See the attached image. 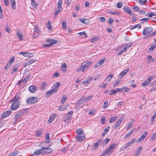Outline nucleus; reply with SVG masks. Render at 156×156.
Returning <instances> with one entry per match:
<instances>
[{
    "label": "nucleus",
    "instance_id": "1",
    "mask_svg": "<svg viewBox=\"0 0 156 156\" xmlns=\"http://www.w3.org/2000/svg\"><path fill=\"white\" fill-rule=\"evenodd\" d=\"M20 99V96L18 94H16L15 98L12 100L11 102L12 103L10 106V108L12 110H15L19 107Z\"/></svg>",
    "mask_w": 156,
    "mask_h": 156
},
{
    "label": "nucleus",
    "instance_id": "2",
    "mask_svg": "<svg viewBox=\"0 0 156 156\" xmlns=\"http://www.w3.org/2000/svg\"><path fill=\"white\" fill-rule=\"evenodd\" d=\"M91 62L89 60H87L82 62L81 66L78 68L76 70L77 72L82 71L84 72L86 69H87L91 67Z\"/></svg>",
    "mask_w": 156,
    "mask_h": 156
},
{
    "label": "nucleus",
    "instance_id": "3",
    "mask_svg": "<svg viewBox=\"0 0 156 156\" xmlns=\"http://www.w3.org/2000/svg\"><path fill=\"white\" fill-rule=\"evenodd\" d=\"M25 113V112L24 111L22 110L20 112L16 114L14 118V119L13 121V123H16L18 122V120Z\"/></svg>",
    "mask_w": 156,
    "mask_h": 156
},
{
    "label": "nucleus",
    "instance_id": "4",
    "mask_svg": "<svg viewBox=\"0 0 156 156\" xmlns=\"http://www.w3.org/2000/svg\"><path fill=\"white\" fill-rule=\"evenodd\" d=\"M117 144L115 143L112 144L109 147L106 149L104 152V154H111L113 152L115 148H116Z\"/></svg>",
    "mask_w": 156,
    "mask_h": 156
},
{
    "label": "nucleus",
    "instance_id": "5",
    "mask_svg": "<svg viewBox=\"0 0 156 156\" xmlns=\"http://www.w3.org/2000/svg\"><path fill=\"white\" fill-rule=\"evenodd\" d=\"M38 100L37 97H31L27 98L26 100V102L28 104H31L36 102Z\"/></svg>",
    "mask_w": 156,
    "mask_h": 156
},
{
    "label": "nucleus",
    "instance_id": "6",
    "mask_svg": "<svg viewBox=\"0 0 156 156\" xmlns=\"http://www.w3.org/2000/svg\"><path fill=\"white\" fill-rule=\"evenodd\" d=\"M155 77V76H149L147 80H145L142 83V85L144 86H145L147 85L151 82L153 78H154Z\"/></svg>",
    "mask_w": 156,
    "mask_h": 156
},
{
    "label": "nucleus",
    "instance_id": "7",
    "mask_svg": "<svg viewBox=\"0 0 156 156\" xmlns=\"http://www.w3.org/2000/svg\"><path fill=\"white\" fill-rule=\"evenodd\" d=\"M153 30L151 27H146L144 29L143 32V34L145 35L148 33L151 32Z\"/></svg>",
    "mask_w": 156,
    "mask_h": 156
},
{
    "label": "nucleus",
    "instance_id": "8",
    "mask_svg": "<svg viewBox=\"0 0 156 156\" xmlns=\"http://www.w3.org/2000/svg\"><path fill=\"white\" fill-rule=\"evenodd\" d=\"M47 41L49 44H45L44 45V46L48 47L56 43V40L51 39H49L47 40Z\"/></svg>",
    "mask_w": 156,
    "mask_h": 156
},
{
    "label": "nucleus",
    "instance_id": "9",
    "mask_svg": "<svg viewBox=\"0 0 156 156\" xmlns=\"http://www.w3.org/2000/svg\"><path fill=\"white\" fill-rule=\"evenodd\" d=\"M42 149L43 154L50 153L51 152L53 151L52 149L48 147H42Z\"/></svg>",
    "mask_w": 156,
    "mask_h": 156
},
{
    "label": "nucleus",
    "instance_id": "10",
    "mask_svg": "<svg viewBox=\"0 0 156 156\" xmlns=\"http://www.w3.org/2000/svg\"><path fill=\"white\" fill-rule=\"evenodd\" d=\"M19 54L23 55L25 57H31L32 56V53L27 52H21Z\"/></svg>",
    "mask_w": 156,
    "mask_h": 156
},
{
    "label": "nucleus",
    "instance_id": "11",
    "mask_svg": "<svg viewBox=\"0 0 156 156\" xmlns=\"http://www.w3.org/2000/svg\"><path fill=\"white\" fill-rule=\"evenodd\" d=\"M106 60V58H104L100 60L98 62L95 66L94 67L95 68H97L100 66H101V65H102L105 61Z\"/></svg>",
    "mask_w": 156,
    "mask_h": 156
},
{
    "label": "nucleus",
    "instance_id": "12",
    "mask_svg": "<svg viewBox=\"0 0 156 156\" xmlns=\"http://www.w3.org/2000/svg\"><path fill=\"white\" fill-rule=\"evenodd\" d=\"M122 120L123 119L122 118H120L117 121L114 126V128H117L120 126Z\"/></svg>",
    "mask_w": 156,
    "mask_h": 156
},
{
    "label": "nucleus",
    "instance_id": "13",
    "mask_svg": "<svg viewBox=\"0 0 156 156\" xmlns=\"http://www.w3.org/2000/svg\"><path fill=\"white\" fill-rule=\"evenodd\" d=\"M88 101L87 100V98H81L78 101H77V103L79 104H85L88 102Z\"/></svg>",
    "mask_w": 156,
    "mask_h": 156
},
{
    "label": "nucleus",
    "instance_id": "14",
    "mask_svg": "<svg viewBox=\"0 0 156 156\" xmlns=\"http://www.w3.org/2000/svg\"><path fill=\"white\" fill-rule=\"evenodd\" d=\"M148 135L147 133V132H145L143 135L138 139L137 141L138 142H139L142 141Z\"/></svg>",
    "mask_w": 156,
    "mask_h": 156
},
{
    "label": "nucleus",
    "instance_id": "15",
    "mask_svg": "<svg viewBox=\"0 0 156 156\" xmlns=\"http://www.w3.org/2000/svg\"><path fill=\"white\" fill-rule=\"evenodd\" d=\"M35 62V60L34 59H30L27 60L26 63H24L23 64L24 67H26L27 66H29L30 65L34 63Z\"/></svg>",
    "mask_w": 156,
    "mask_h": 156
},
{
    "label": "nucleus",
    "instance_id": "16",
    "mask_svg": "<svg viewBox=\"0 0 156 156\" xmlns=\"http://www.w3.org/2000/svg\"><path fill=\"white\" fill-rule=\"evenodd\" d=\"M143 149V147L141 146L139 147L137 149H136L135 152L134 154L136 156H138L141 154V151Z\"/></svg>",
    "mask_w": 156,
    "mask_h": 156
},
{
    "label": "nucleus",
    "instance_id": "17",
    "mask_svg": "<svg viewBox=\"0 0 156 156\" xmlns=\"http://www.w3.org/2000/svg\"><path fill=\"white\" fill-rule=\"evenodd\" d=\"M76 140L79 141H81L85 139V137L83 135H77L76 137Z\"/></svg>",
    "mask_w": 156,
    "mask_h": 156
},
{
    "label": "nucleus",
    "instance_id": "18",
    "mask_svg": "<svg viewBox=\"0 0 156 156\" xmlns=\"http://www.w3.org/2000/svg\"><path fill=\"white\" fill-rule=\"evenodd\" d=\"M12 111L10 110L6 111L4 112L2 115V118H4L7 117L8 116L10 115Z\"/></svg>",
    "mask_w": 156,
    "mask_h": 156
},
{
    "label": "nucleus",
    "instance_id": "19",
    "mask_svg": "<svg viewBox=\"0 0 156 156\" xmlns=\"http://www.w3.org/2000/svg\"><path fill=\"white\" fill-rule=\"evenodd\" d=\"M40 32V30L38 28H36L34 30L33 37L34 38H36Z\"/></svg>",
    "mask_w": 156,
    "mask_h": 156
},
{
    "label": "nucleus",
    "instance_id": "20",
    "mask_svg": "<svg viewBox=\"0 0 156 156\" xmlns=\"http://www.w3.org/2000/svg\"><path fill=\"white\" fill-rule=\"evenodd\" d=\"M59 82H57L55 83L53 86V90L55 92L57 91L60 85Z\"/></svg>",
    "mask_w": 156,
    "mask_h": 156
},
{
    "label": "nucleus",
    "instance_id": "21",
    "mask_svg": "<svg viewBox=\"0 0 156 156\" xmlns=\"http://www.w3.org/2000/svg\"><path fill=\"white\" fill-rule=\"evenodd\" d=\"M42 147L40 149L35 150L34 152V154L35 155H37L41 154H43Z\"/></svg>",
    "mask_w": 156,
    "mask_h": 156
},
{
    "label": "nucleus",
    "instance_id": "22",
    "mask_svg": "<svg viewBox=\"0 0 156 156\" xmlns=\"http://www.w3.org/2000/svg\"><path fill=\"white\" fill-rule=\"evenodd\" d=\"M129 69H127L126 70H124L121 72L119 75V76L121 78L122 77L126 74L129 71Z\"/></svg>",
    "mask_w": 156,
    "mask_h": 156
},
{
    "label": "nucleus",
    "instance_id": "23",
    "mask_svg": "<svg viewBox=\"0 0 156 156\" xmlns=\"http://www.w3.org/2000/svg\"><path fill=\"white\" fill-rule=\"evenodd\" d=\"M36 87L34 86H31L29 87V90L32 93H34L36 90Z\"/></svg>",
    "mask_w": 156,
    "mask_h": 156
},
{
    "label": "nucleus",
    "instance_id": "24",
    "mask_svg": "<svg viewBox=\"0 0 156 156\" xmlns=\"http://www.w3.org/2000/svg\"><path fill=\"white\" fill-rule=\"evenodd\" d=\"M79 21L83 23L87 24L89 22V20L87 19L80 18L79 19Z\"/></svg>",
    "mask_w": 156,
    "mask_h": 156
},
{
    "label": "nucleus",
    "instance_id": "25",
    "mask_svg": "<svg viewBox=\"0 0 156 156\" xmlns=\"http://www.w3.org/2000/svg\"><path fill=\"white\" fill-rule=\"evenodd\" d=\"M109 128L110 127L108 126L105 129L104 131L102 134V136H104L108 132Z\"/></svg>",
    "mask_w": 156,
    "mask_h": 156
},
{
    "label": "nucleus",
    "instance_id": "26",
    "mask_svg": "<svg viewBox=\"0 0 156 156\" xmlns=\"http://www.w3.org/2000/svg\"><path fill=\"white\" fill-rule=\"evenodd\" d=\"M137 27H138V29H140L141 27V25L139 24H138L135 25H134L131 27L130 28V30H132Z\"/></svg>",
    "mask_w": 156,
    "mask_h": 156
},
{
    "label": "nucleus",
    "instance_id": "27",
    "mask_svg": "<svg viewBox=\"0 0 156 156\" xmlns=\"http://www.w3.org/2000/svg\"><path fill=\"white\" fill-rule=\"evenodd\" d=\"M123 9L125 12L128 14H130L131 13V10L128 7H125L123 8Z\"/></svg>",
    "mask_w": 156,
    "mask_h": 156
},
{
    "label": "nucleus",
    "instance_id": "28",
    "mask_svg": "<svg viewBox=\"0 0 156 156\" xmlns=\"http://www.w3.org/2000/svg\"><path fill=\"white\" fill-rule=\"evenodd\" d=\"M17 35L20 41H22L23 40V36L22 35V33H21L20 32H18L17 33Z\"/></svg>",
    "mask_w": 156,
    "mask_h": 156
},
{
    "label": "nucleus",
    "instance_id": "29",
    "mask_svg": "<svg viewBox=\"0 0 156 156\" xmlns=\"http://www.w3.org/2000/svg\"><path fill=\"white\" fill-rule=\"evenodd\" d=\"M67 108V106L66 105H62L59 107L58 110L59 111H63L66 109Z\"/></svg>",
    "mask_w": 156,
    "mask_h": 156
},
{
    "label": "nucleus",
    "instance_id": "30",
    "mask_svg": "<svg viewBox=\"0 0 156 156\" xmlns=\"http://www.w3.org/2000/svg\"><path fill=\"white\" fill-rule=\"evenodd\" d=\"M47 27L48 29L49 30H52V27L51 25V23L49 21H48L47 23Z\"/></svg>",
    "mask_w": 156,
    "mask_h": 156
},
{
    "label": "nucleus",
    "instance_id": "31",
    "mask_svg": "<svg viewBox=\"0 0 156 156\" xmlns=\"http://www.w3.org/2000/svg\"><path fill=\"white\" fill-rule=\"evenodd\" d=\"M42 130L41 129H39L37 131L36 133V135L37 136H39L42 135Z\"/></svg>",
    "mask_w": 156,
    "mask_h": 156
},
{
    "label": "nucleus",
    "instance_id": "32",
    "mask_svg": "<svg viewBox=\"0 0 156 156\" xmlns=\"http://www.w3.org/2000/svg\"><path fill=\"white\" fill-rule=\"evenodd\" d=\"M55 114H54L53 115H51L50 117L49 118V119L48 120V122L49 123H51L54 119L55 117Z\"/></svg>",
    "mask_w": 156,
    "mask_h": 156
},
{
    "label": "nucleus",
    "instance_id": "33",
    "mask_svg": "<svg viewBox=\"0 0 156 156\" xmlns=\"http://www.w3.org/2000/svg\"><path fill=\"white\" fill-rule=\"evenodd\" d=\"M129 90L130 89L126 87H124L121 88V91H122L123 92H129Z\"/></svg>",
    "mask_w": 156,
    "mask_h": 156
},
{
    "label": "nucleus",
    "instance_id": "34",
    "mask_svg": "<svg viewBox=\"0 0 156 156\" xmlns=\"http://www.w3.org/2000/svg\"><path fill=\"white\" fill-rule=\"evenodd\" d=\"M19 152L17 151H15L9 154L8 156H16L18 154Z\"/></svg>",
    "mask_w": 156,
    "mask_h": 156
},
{
    "label": "nucleus",
    "instance_id": "35",
    "mask_svg": "<svg viewBox=\"0 0 156 156\" xmlns=\"http://www.w3.org/2000/svg\"><path fill=\"white\" fill-rule=\"evenodd\" d=\"M62 0H59L58 2V8H59L60 9H62Z\"/></svg>",
    "mask_w": 156,
    "mask_h": 156
},
{
    "label": "nucleus",
    "instance_id": "36",
    "mask_svg": "<svg viewBox=\"0 0 156 156\" xmlns=\"http://www.w3.org/2000/svg\"><path fill=\"white\" fill-rule=\"evenodd\" d=\"M147 59L149 62L151 63L154 61V58L151 55H149L147 57Z\"/></svg>",
    "mask_w": 156,
    "mask_h": 156
},
{
    "label": "nucleus",
    "instance_id": "37",
    "mask_svg": "<svg viewBox=\"0 0 156 156\" xmlns=\"http://www.w3.org/2000/svg\"><path fill=\"white\" fill-rule=\"evenodd\" d=\"M77 135H81L83 134V130L81 129H77L76 131Z\"/></svg>",
    "mask_w": 156,
    "mask_h": 156
},
{
    "label": "nucleus",
    "instance_id": "38",
    "mask_svg": "<svg viewBox=\"0 0 156 156\" xmlns=\"http://www.w3.org/2000/svg\"><path fill=\"white\" fill-rule=\"evenodd\" d=\"M133 123L134 122L133 121L129 123L127 127V129L128 130L130 129L132 127Z\"/></svg>",
    "mask_w": 156,
    "mask_h": 156
},
{
    "label": "nucleus",
    "instance_id": "39",
    "mask_svg": "<svg viewBox=\"0 0 156 156\" xmlns=\"http://www.w3.org/2000/svg\"><path fill=\"white\" fill-rule=\"evenodd\" d=\"M99 38L98 37H94L92 38L90 40V42L94 43L98 40Z\"/></svg>",
    "mask_w": 156,
    "mask_h": 156
},
{
    "label": "nucleus",
    "instance_id": "40",
    "mask_svg": "<svg viewBox=\"0 0 156 156\" xmlns=\"http://www.w3.org/2000/svg\"><path fill=\"white\" fill-rule=\"evenodd\" d=\"M156 138V132L153 133L151 136V140L154 142Z\"/></svg>",
    "mask_w": 156,
    "mask_h": 156
},
{
    "label": "nucleus",
    "instance_id": "41",
    "mask_svg": "<svg viewBox=\"0 0 156 156\" xmlns=\"http://www.w3.org/2000/svg\"><path fill=\"white\" fill-rule=\"evenodd\" d=\"M53 92H55L53 90H49L46 93V95L47 96H49L50 95L52 94Z\"/></svg>",
    "mask_w": 156,
    "mask_h": 156
},
{
    "label": "nucleus",
    "instance_id": "42",
    "mask_svg": "<svg viewBox=\"0 0 156 156\" xmlns=\"http://www.w3.org/2000/svg\"><path fill=\"white\" fill-rule=\"evenodd\" d=\"M67 67V65L66 64H63L61 66L62 70L63 71H65L66 69V68Z\"/></svg>",
    "mask_w": 156,
    "mask_h": 156
},
{
    "label": "nucleus",
    "instance_id": "43",
    "mask_svg": "<svg viewBox=\"0 0 156 156\" xmlns=\"http://www.w3.org/2000/svg\"><path fill=\"white\" fill-rule=\"evenodd\" d=\"M102 141L101 140H98L96 143L94 144V146L95 147H98L100 144L102 142Z\"/></svg>",
    "mask_w": 156,
    "mask_h": 156
},
{
    "label": "nucleus",
    "instance_id": "44",
    "mask_svg": "<svg viewBox=\"0 0 156 156\" xmlns=\"http://www.w3.org/2000/svg\"><path fill=\"white\" fill-rule=\"evenodd\" d=\"M31 5L32 6L35 7H36L37 5V4L34 0H31Z\"/></svg>",
    "mask_w": 156,
    "mask_h": 156
},
{
    "label": "nucleus",
    "instance_id": "45",
    "mask_svg": "<svg viewBox=\"0 0 156 156\" xmlns=\"http://www.w3.org/2000/svg\"><path fill=\"white\" fill-rule=\"evenodd\" d=\"M132 45L133 44H127L124 47V49H125V50L126 51L127 49L129 48L130 47L132 46Z\"/></svg>",
    "mask_w": 156,
    "mask_h": 156
},
{
    "label": "nucleus",
    "instance_id": "46",
    "mask_svg": "<svg viewBox=\"0 0 156 156\" xmlns=\"http://www.w3.org/2000/svg\"><path fill=\"white\" fill-rule=\"evenodd\" d=\"M58 10H56L55 11L54 13L55 15V17H56L58 15V13H59L60 12H61L62 10V9H59V8H58Z\"/></svg>",
    "mask_w": 156,
    "mask_h": 156
},
{
    "label": "nucleus",
    "instance_id": "47",
    "mask_svg": "<svg viewBox=\"0 0 156 156\" xmlns=\"http://www.w3.org/2000/svg\"><path fill=\"white\" fill-rule=\"evenodd\" d=\"M92 80H93V78L92 77H89L88 79L86 80H85L86 81V83L89 84V83H90Z\"/></svg>",
    "mask_w": 156,
    "mask_h": 156
},
{
    "label": "nucleus",
    "instance_id": "48",
    "mask_svg": "<svg viewBox=\"0 0 156 156\" xmlns=\"http://www.w3.org/2000/svg\"><path fill=\"white\" fill-rule=\"evenodd\" d=\"M47 85L45 82H44L42 83L41 85V89L42 90H44L45 87H46Z\"/></svg>",
    "mask_w": 156,
    "mask_h": 156
},
{
    "label": "nucleus",
    "instance_id": "49",
    "mask_svg": "<svg viewBox=\"0 0 156 156\" xmlns=\"http://www.w3.org/2000/svg\"><path fill=\"white\" fill-rule=\"evenodd\" d=\"M148 15L149 17H152L153 16H156V14L155 13L153 12H152L151 13V12H149L148 13Z\"/></svg>",
    "mask_w": 156,
    "mask_h": 156
},
{
    "label": "nucleus",
    "instance_id": "50",
    "mask_svg": "<svg viewBox=\"0 0 156 156\" xmlns=\"http://www.w3.org/2000/svg\"><path fill=\"white\" fill-rule=\"evenodd\" d=\"M107 84H105L104 83H102L99 85V87L102 88H105Z\"/></svg>",
    "mask_w": 156,
    "mask_h": 156
},
{
    "label": "nucleus",
    "instance_id": "51",
    "mask_svg": "<svg viewBox=\"0 0 156 156\" xmlns=\"http://www.w3.org/2000/svg\"><path fill=\"white\" fill-rule=\"evenodd\" d=\"M113 75L112 74L108 75L106 80H108V81H110L113 77Z\"/></svg>",
    "mask_w": 156,
    "mask_h": 156
},
{
    "label": "nucleus",
    "instance_id": "52",
    "mask_svg": "<svg viewBox=\"0 0 156 156\" xmlns=\"http://www.w3.org/2000/svg\"><path fill=\"white\" fill-rule=\"evenodd\" d=\"M126 51L125 49H124V48L122 49L118 53H117V55H121L122 54L123 52H125Z\"/></svg>",
    "mask_w": 156,
    "mask_h": 156
},
{
    "label": "nucleus",
    "instance_id": "53",
    "mask_svg": "<svg viewBox=\"0 0 156 156\" xmlns=\"http://www.w3.org/2000/svg\"><path fill=\"white\" fill-rule=\"evenodd\" d=\"M62 27L63 29L66 28L67 27L66 22L65 21H62Z\"/></svg>",
    "mask_w": 156,
    "mask_h": 156
},
{
    "label": "nucleus",
    "instance_id": "54",
    "mask_svg": "<svg viewBox=\"0 0 156 156\" xmlns=\"http://www.w3.org/2000/svg\"><path fill=\"white\" fill-rule=\"evenodd\" d=\"M147 0H139V2L140 3L141 5H144L147 2Z\"/></svg>",
    "mask_w": 156,
    "mask_h": 156
},
{
    "label": "nucleus",
    "instance_id": "55",
    "mask_svg": "<svg viewBox=\"0 0 156 156\" xmlns=\"http://www.w3.org/2000/svg\"><path fill=\"white\" fill-rule=\"evenodd\" d=\"M67 99V98L66 96H64L62 98L61 101V102L62 104H63L65 103Z\"/></svg>",
    "mask_w": 156,
    "mask_h": 156
},
{
    "label": "nucleus",
    "instance_id": "56",
    "mask_svg": "<svg viewBox=\"0 0 156 156\" xmlns=\"http://www.w3.org/2000/svg\"><path fill=\"white\" fill-rule=\"evenodd\" d=\"M120 83V81H119L118 80H116L115 83L113 84V87H115L117 86Z\"/></svg>",
    "mask_w": 156,
    "mask_h": 156
},
{
    "label": "nucleus",
    "instance_id": "57",
    "mask_svg": "<svg viewBox=\"0 0 156 156\" xmlns=\"http://www.w3.org/2000/svg\"><path fill=\"white\" fill-rule=\"evenodd\" d=\"M117 119L116 117H112L110 119L109 121L110 122H112L115 121Z\"/></svg>",
    "mask_w": 156,
    "mask_h": 156
},
{
    "label": "nucleus",
    "instance_id": "58",
    "mask_svg": "<svg viewBox=\"0 0 156 156\" xmlns=\"http://www.w3.org/2000/svg\"><path fill=\"white\" fill-rule=\"evenodd\" d=\"M30 76H28L22 80L23 82H26L30 78Z\"/></svg>",
    "mask_w": 156,
    "mask_h": 156
},
{
    "label": "nucleus",
    "instance_id": "59",
    "mask_svg": "<svg viewBox=\"0 0 156 156\" xmlns=\"http://www.w3.org/2000/svg\"><path fill=\"white\" fill-rule=\"evenodd\" d=\"M12 65V64L10 63L9 62H8L7 63L6 66H5V69H8Z\"/></svg>",
    "mask_w": 156,
    "mask_h": 156
},
{
    "label": "nucleus",
    "instance_id": "60",
    "mask_svg": "<svg viewBox=\"0 0 156 156\" xmlns=\"http://www.w3.org/2000/svg\"><path fill=\"white\" fill-rule=\"evenodd\" d=\"M135 140L134 139H133L131 140L127 144H128V145L129 146L131 145L132 144L135 142Z\"/></svg>",
    "mask_w": 156,
    "mask_h": 156
},
{
    "label": "nucleus",
    "instance_id": "61",
    "mask_svg": "<svg viewBox=\"0 0 156 156\" xmlns=\"http://www.w3.org/2000/svg\"><path fill=\"white\" fill-rule=\"evenodd\" d=\"M135 140L134 139H133L131 140L127 144H128V145L129 146L131 145L132 144L135 142Z\"/></svg>",
    "mask_w": 156,
    "mask_h": 156
},
{
    "label": "nucleus",
    "instance_id": "62",
    "mask_svg": "<svg viewBox=\"0 0 156 156\" xmlns=\"http://www.w3.org/2000/svg\"><path fill=\"white\" fill-rule=\"evenodd\" d=\"M14 57L13 56L9 60L8 62L12 64L14 62Z\"/></svg>",
    "mask_w": 156,
    "mask_h": 156
},
{
    "label": "nucleus",
    "instance_id": "63",
    "mask_svg": "<svg viewBox=\"0 0 156 156\" xmlns=\"http://www.w3.org/2000/svg\"><path fill=\"white\" fill-rule=\"evenodd\" d=\"M12 5V9H15L16 7V2H14L11 3Z\"/></svg>",
    "mask_w": 156,
    "mask_h": 156
},
{
    "label": "nucleus",
    "instance_id": "64",
    "mask_svg": "<svg viewBox=\"0 0 156 156\" xmlns=\"http://www.w3.org/2000/svg\"><path fill=\"white\" fill-rule=\"evenodd\" d=\"M93 97V95H90L86 97V98H87V100L88 101H89L91 100L92 98Z\"/></svg>",
    "mask_w": 156,
    "mask_h": 156
}]
</instances>
